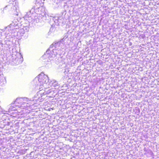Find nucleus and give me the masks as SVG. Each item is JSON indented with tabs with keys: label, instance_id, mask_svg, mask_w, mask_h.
I'll list each match as a JSON object with an SVG mask.
<instances>
[{
	"label": "nucleus",
	"instance_id": "1",
	"mask_svg": "<svg viewBox=\"0 0 159 159\" xmlns=\"http://www.w3.org/2000/svg\"><path fill=\"white\" fill-rule=\"evenodd\" d=\"M36 81L38 80L39 84L40 86H42L45 88H49V87H47V85H51L50 84L48 83V77L47 75H45L43 73H41L38 75L37 77H36L34 80Z\"/></svg>",
	"mask_w": 159,
	"mask_h": 159
},
{
	"label": "nucleus",
	"instance_id": "2",
	"mask_svg": "<svg viewBox=\"0 0 159 159\" xmlns=\"http://www.w3.org/2000/svg\"><path fill=\"white\" fill-rule=\"evenodd\" d=\"M16 100L17 101L19 100L21 102V103H26V102L28 101L29 99L27 98H21L19 99H17Z\"/></svg>",
	"mask_w": 159,
	"mask_h": 159
}]
</instances>
